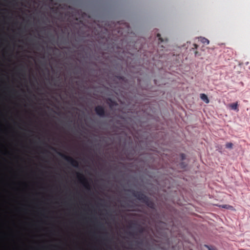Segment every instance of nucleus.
<instances>
[{
  "instance_id": "f257e3e1",
  "label": "nucleus",
  "mask_w": 250,
  "mask_h": 250,
  "mask_svg": "<svg viewBox=\"0 0 250 250\" xmlns=\"http://www.w3.org/2000/svg\"><path fill=\"white\" fill-rule=\"evenodd\" d=\"M132 195L136 198L141 202L145 203L148 207L151 208H154V203L150 200V199L144 194L141 191L133 190L132 191Z\"/></svg>"
},
{
  "instance_id": "f03ea898",
  "label": "nucleus",
  "mask_w": 250,
  "mask_h": 250,
  "mask_svg": "<svg viewBox=\"0 0 250 250\" xmlns=\"http://www.w3.org/2000/svg\"><path fill=\"white\" fill-rule=\"evenodd\" d=\"M77 176L79 181L82 183L84 188L87 190H90V185L85 176L82 173H77Z\"/></svg>"
},
{
  "instance_id": "7ed1b4c3",
  "label": "nucleus",
  "mask_w": 250,
  "mask_h": 250,
  "mask_svg": "<svg viewBox=\"0 0 250 250\" xmlns=\"http://www.w3.org/2000/svg\"><path fill=\"white\" fill-rule=\"evenodd\" d=\"M133 231L132 234L134 237H137L145 231V228L141 225L135 223L133 226Z\"/></svg>"
},
{
  "instance_id": "20e7f679",
  "label": "nucleus",
  "mask_w": 250,
  "mask_h": 250,
  "mask_svg": "<svg viewBox=\"0 0 250 250\" xmlns=\"http://www.w3.org/2000/svg\"><path fill=\"white\" fill-rule=\"evenodd\" d=\"M59 155L63 158L64 160L69 163L73 167H78L79 166V162L78 161L74 159L70 156L66 155L62 153H59Z\"/></svg>"
},
{
  "instance_id": "39448f33",
  "label": "nucleus",
  "mask_w": 250,
  "mask_h": 250,
  "mask_svg": "<svg viewBox=\"0 0 250 250\" xmlns=\"http://www.w3.org/2000/svg\"><path fill=\"white\" fill-rule=\"evenodd\" d=\"M96 113L100 117H104L106 116L104 108L102 105H97L95 108Z\"/></svg>"
},
{
  "instance_id": "423d86ee",
  "label": "nucleus",
  "mask_w": 250,
  "mask_h": 250,
  "mask_svg": "<svg viewBox=\"0 0 250 250\" xmlns=\"http://www.w3.org/2000/svg\"><path fill=\"white\" fill-rule=\"evenodd\" d=\"M170 247V244L167 241V243H161L157 245H156V250H168L167 249Z\"/></svg>"
},
{
  "instance_id": "0eeeda50",
  "label": "nucleus",
  "mask_w": 250,
  "mask_h": 250,
  "mask_svg": "<svg viewBox=\"0 0 250 250\" xmlns=\"http://www.w3.org/2000/svg\"><path fill=\"white\" fill-rule=\"evenodd\" d=\"M229 107L232 110L238 111L239 108H238V102L230 104L229 105Z\"/></svg>"
},
{
  "instance_id": "6e6552de",
  "label": "nucleus",
  "mask_w": 250,
  "mask_h": 250,
  "mask_svg": "<svg viewBox=\"0 0 250 250\" xmlns=\"http://www.w3.org/2000/svg\"><path fill=\"white\" fill-rule=\"evenodd\" d=\"M200 98L204 101L206 104H208L209 102V101L208 98V96L205 94H200Z\"/></svg>"
},
{
  "instance_id": "1a4fd4ad",
  "label": "nucleus",
  "mask_w": 250,
  "mask_h": 250,
  "mask_svg": "<svg viewBox=\"0 0 250 250\" xmlns=\"http://www.w3.org/2000/svg\"><path fill=\"white\" fill-rule=\"evenodd\" d=\"M107 103L110 107L116 104V103L110 98H108L107 99Z\"/></svg>"
},
{
  "instance_id": "9d476101",
  "label": "nucleus",
  "mask_w": 250,
  "mask_h": 250,
  "mask_svg": "<svg viewBox=\"0 0 250 250\" xmlns=\"http://www.w3.org/2000/svg\"><path fill=\"white\" fill-rule=\"evenodd\" d=\"M220 207H221L222 208H226V209H231V210L233 209V207L232 206L229 205H223L220 206Z\"/></svg>"
},
{
  "instance_id": "9b49d317",
  "label": "nucleus",
  "mask_w": 250,
  "mask_h": 250,
  "mask_svg": "<svg viewBox=\"0 0 250 250\" xmlns=\"http://www.w3.org/2000/svg\"><path fill=\"white\" fill-rule=\"evenodd\" d=\"M201 41L204 44H209V42L208 40L207 39H206L205 38H202Z\"/></svg>"
},
{
  "instance_id": "f8f14e48",
  "label": "nucleus",
  "mask_w": 250,
  "mask_h": 250,
  "mask_svg": "<svg viewBox=\"0 0 250 250\" xmlns=\"http://www.w3.org/2000/svg\"><path fill=\"white\" fill-rule=\"evenodd\" d=\"M233 147V144L231 143H227L226 144V147L227 148L231 149Z\"/></svg>"
},
{
  "instance_id": "ddd939ff",
  "label": "nucleus",
  "mask_w": 250,
  "mask_h": 250,
  "mask_svg": "<svg viewBox=\"0 0 250 250\" xmlns=\"http://www.w3.org/2000/svg\"><path fill=\"white\" fill-rule=\"evenodd\" d=\"M133 243H135L136 245H142V241H141L140 240H136L133 241ZM132 245L134 246V244H132Z\"/></svg>"
},
{
  "instance_id": "4468645a",
  "label": "nucleus",
  "mask_w": 250,
  "mask_h": 250,
  "mask_svg": "<svg viewBox=\"0 0 250 250\" xmlns=\"http://www.w3.org/2000/svg\"><path fill=\"white\" fill-rule=\"evenodd\" d=\"M157 37L158 38V40L159 41L161 42H164V40L161 37V35L160 34H157Z\"/></svg>"
},
{
  "instance_id": "2eb2a0df",
  "label": "nucleus",
  "mask_w": 250,
  "mask_h": 250,
  "mask_svg": "<svg viewBox=\"0 0 250 250\" xmlns=\"http://www.w3.org/2000/svg\"><path fill=\"white\" fill-rule=\"evenodd\" d=\"M205 247L208 248V250H217V249L214 247H209L207 245H205Z\"/></svg>"
},
{
  "instance_id": "dca6fc26",
  "label": "nucleus",
  "mask_w": 250,
  "mask_h": 250,
  "mask_svg": "<svg viewBox=\"0 0 250 250\" xmlns=\"http://www.w3.org/2000/svg\"><path fill=\"white\" fill-rule=\"evenodd\" d=\"M104 245L106 248V250H112V248L110 246L108 245L106 243H105Z\"/></svg>"
},
{
  "instance_id": "f3484780",
  "label": "nucleus",
  "mask_w": 250,
  "mask_h": 250,
  "mask_svg": "<svg viewBox=\"0 0 250 250\" xmlns=\"http://www.w3.org/2000/svg\"><path fill=\"white\" fill-rule=\"evenodd\" d=\"M93 250H101V249L96 247H94L93 248Z\"/></svg>"
},
{
  "instance_id": "a211bd4d",
  "label": "nucleus",
  "mask_w": 250,
  "mask_h": 250,
  "mask_svg": "<svg viewBox=\"0 0 250 250\" xmlns=\"http://www.w3.org/2000/svg\"><path fill=\"white\" fill-rule=\"evenodd\" d=\"M127 36H128V35L126 34L125 35V37H126V47H127Z\"/></svg>"
},
{
  "instance_id": "6ab92c4d",
  "label": "nucleus",
  "mask_w": 250,
  "mask_h": 250,
  "mask_svg": "<svg viewBox=\"0 0 250 250\" xmlns=\"http://www.w3.org/2000/svg\"><path fill=\"white\" fill-rule=\"evenodd\" d=\"M125 26H126V30L127 29H128L129 27V24L126 22V25H125Z\"/></svg>"
},
{
  "instance_id": "aec40b11",
  "label": "nucleus",
  "mask_w": 250,
  "mask_h": 250,
  "mask_svg": "<svg viewBox=\"0 0 250 250\" xmlns=\"http://www.w3.org/2000/svg\"><path fill=\"white\" fill-rule=\"evenodd\" d=\"M122 248H123V250H124V249L125 248V244L124 243L123 241L122 243Z\"/></svg>"
},
{
  "instance_id": "412c9836",
  "label": "nucleus",
  "mask_w": 250,
  "mask_h": 250,
  "mask_svg": "<svg viewBox=\"0 0 250 250\" xmlns=\"http://www.w3.org/2000/svg\"><path fill=\"white\" fill-rule=\"evenodd\" d=\"M193 46H194V48H192V49H196L198 47V45L196 44H193Z\"/></svg>"
},
{
  "instance_id": "4be33fe9",
  "label": "nucleus",
  "mask_w": 250,
  "mask_h": 250,
  "mask_svg": "<svg viewBox=\"0 0 250 250\" xmlns=\"http://www.w3.org/2000/svg\"><path fill=\"white\" fill-rule=\"evenodd\" d=\"M181 157L182 158V159H184V157H185V155L184 154H181Z\"/></svg>"
},
{
  "instance_id": "5701e85b",
  "label": "nucleus",
  "mask_w": 250,
  "mask_h": 250,
  "mask_svg": "<svg viewBox=\"0 0 250 250\" xmlns=\"http://www.w3.org/2000/svg\"><path fill=\"white\" fill-rule=\"evenodd\" d=\"M198 53V52L197 51H195V52H194L195 55V56H197V55Z\"/></svg>"
},
{
  "instance_id": "b1692460",
  "label": "nucleus",
  "mask_w": 250,
  "mask_h": 250,
  "mask_svg": "<svg viewBox=\"0 0 250 250\" xmlns=\"http://www.w3.org/2000/svg\"><path fill=\"white\" fill-rule=\"evenodd\" d=\"M125 158H126V160L127 159V150H126V156H125Z\"/></svg>"
},
{
  "instance_id": "393cba45",
  "label": "nucleus",
  "mask_w": 250,
  "mask_h": 250,
  "mask_svg": "<svg viewBox=\"0 0 250 250\" xmlns=\"http://www.w3.org/2000/svg\"><path fill=\"white\" fill-rule=\"evenodd\" d=\"M125 227L124 225V224H123V228H122L123 230H124V228H125Z\"/></svg>"
},
{
  "instance_id": "a878e982",
  "label": "nucleus",
  "mask_w": 250,
  "mask_h": 250,
  "mask_svg": "<svg viewBox=\"0 0 250 250\" xmlns=\"http://www.w3.org/2000/svg\"><path fill=\"white\" fill-rule=\"evenodd\" d=\"M104 241H106V242H107V241H108V240H107V239H105V240H104Z\"/></svg>"
},
{
  "instance_id": "bb28decb",
  "label": "nucleus",
  "mask_w": 250,
  "mask_h": 250,
  "mask_svg": "<svg viewBox=\"0 0 250 250\" xmlns=\"http://www.w3.org/2000/svg\"><path fill=\"white\" fill-rule=\"evenodd\" d=\"M125 101H126V103H127V98H126Z\"/></svg>"
},
{
  "instance_id": "cd10ccee",
  "label": "nucleus",
  "mask_w": 250,
  "mask_h": 250,
  "mask_svg": "<svg viewBox=\"0 0 250 250\" xmlns=\"http://www.w3.org/2000/svg\"><path fill=\"white\" fill-rule=\"evenodd\" d=\"M127 249V248L126 247V250Z\"/></svg>"
}]
</instances>
